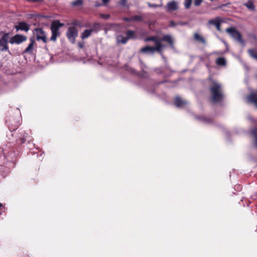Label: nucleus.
<instances>
[{"mask_svg": "<svg viewBox=\"0 0 257 257\" xmlns=\"http://www.w3.org/2000/svg\"><path fill=\"white\" fill-rule=\"evenodd\" d=\"M145 41H153L155 44V47H151L147 46L142 48L140 51L142 53H154L155 51L161 53L163 48L165 47V45L162 44V42H166L169 44L170 47L172 49L175 48L174 42L170 35H164L161 38H158L157 36H153L148 37L145 39Z\"/></svg>", "mask_w": 257, "mask_h": 257, "instance_id": "f257e3e1", "label": "nucleus"}, {"mask_svg": "<svg viewBox=\"0 0 257 257\" xmlns=\"http://www.w3.org/2000/svg\"><path fill=\"white\" fill-rule=\"evenodd\" d=\"M209 91L212 100L214 102H221L224 99V95L221 85L215 81L210 86Z\"/></svg>", "mask_w": 257, "mask_h": 257, "instance_id": "f03ea898", "label": "nucleus"}, {"mask_svg": "<svg viewBox=\"0 0 257 257\" xmlns=\"http://www.w3.org/2000/svg\"><path fill=\"white\" fill-rule=\"evenodd\" d=\"M10 36H11V33L9 32H0V52H7L9 54H11L9 48Z\"/></svg>", "mask_w": 257, "mask_h": 257, "instance_id": "7ed1b4c3", "label": "nucleus"}, {"mask_svg": "<svg viewBox=\"0 0 257 257\" xmlns=\"http://www.w3.org/2000/svg\"><path fill=\"white\" fill-rule=\"evenodd\" d=\"M64 24L61 23L59 20H54L52 22L50 29L52 33V36L50 41L55 42L57 38L60 36L61 32L59 31L60 28L63 27Z\"/></svg>", "mask_w": 257, "mask_h": 257, "instance_id": "20e7f679", "label": "nucleus"}, {"mask_svg": "<svg viewBox=\"0 0 257 257\" xmlns=\"http://www.w3.org/2000/svg\"><path fill=\"white\" fill-rule=\"evenodd\" d=\"M230 36L235 41L240 43L243 46L245 45V41L242 39V35L234 27L229 28L226 29Z\"/></svg>", "mask_w": 257, "mask_h": 257, "instance_id": "39448f33", "label": "nucleus"}, {"mask_svg": "<svg viewBox=\"0 0 257 257\" xmlns=\"http://www.w3.org/2000/svg\"><path fill=\"white\" fill-rule=\"evenodd\" d=\"M66 35L71 43L75 44L78 36V30L75 27H69L67 30Z\"/></svg>", "mask_w": 257, "mask_h": 257, "instance_id": "423d86ee", "label": "nucleus"}, {"mask_svg": "<svg viewBox=\"0 0 257 257\" xmlns=\"http://www.w3.org/2000/svg\"><path fill=\"white\" fill-rule=\"evenodd\" d=\"M27 37L22 35L17 34L13 37L10 36V43L11 44H20L27 40Z\"/></svg>", "mask_w": 257, "mask_h": 257, "instance_id": "0eeeda50", "label": "nucleus"}, {"mask_svg": "<svg viewBox=\"0 0 257 257\" xmlns=\"http://www.w3.org/2000/svg\"><path fill=\"white\" fill-rule=\"evenodd\" d=\"M35 31L37 41L42 40L44 43H47V40L46 34L42 28H36L35 29Z\"/></svg>", "mask_w": 257, "mask_h": 257, "instance_id": "6e6552de", "label": "nucleus"}, {"mask_svg": "<svg viewBox=\"0 0 257 257\" xmlns=\"http://www.w3.org/2000/svg\"><path fill=\"white\" fill-rule=\"evenodd\" d=\"M30 137L28 134L24 131L20 133L18 136V139H17V142L20 144H23L26 142H30L31 141Z\"/></svg>", "mask_w": 257, "mask_h": 257, "instance_id": "1a4fd4ad", "label": "nucleus"}, {"mask_svg": "<svg viewBox=\"0 0 257 257\" xmlns=\"http://www.w3.org/2000/svg\"><path fill=\"white\" fill-rule=\"evenodd\" d=\"M165 9L167 12L176 11L178 9V4L176 2L172 1L167 3Z\"/></svg>", "mask_w": 257, "mask_h": 257, "instance_id": "9d476101", "label": "nucleus"}, {"mask_svg": "<svg viewBox=\"0 0 257 257\" xmlns=\"http://www.w3.org/2000/svg\"><path fill=\"white\" fill-rule=\"evenodd\" d=\"M195 118L204 123H212L213 119L212 117H209L205 115H195Z\"/></svg>", "mask_w": 257, "mask_h": 257, "instance_id": "9b49d317", "label": "nucleus"}, {"mask_svg": "<svg viewBox=\"0 0 257 257\" xmlns=\"http://www.w3.org/2000/svg\"><path fill=\"white\" fill-rule=\"evenodd\" d=\"M15 28L16 29L17 31H18L19 30H22L25 32H28L30 30V26L26 22H21L19 23L18 25H16L15 26Z\"/></svg>", "mask_w": 257, "mask_h": 257, "instance_id": "f8f14e48", "label": "nucleus"}, {"mask_svg": "<svg viewBox=\"0 0 257 257\" xmlns=\"http://www.w3.org/2000/svg\"><path fill=\"white\" fill-rule=\"evenodd\" d=\"M175 105L178 107H182L188 104V102L186 100H183L179 96H176L175 98L174 101Z\"/></svg>", "mask_w": 257, "mask_h": 257, "instance_id": "ddd939ff", "label": "nucleus"}, {"mask_svg": "<svg viewBox=\"0 0 257 257\" xmlns=\"http://www.w3.org/2000/svg\"><path fill=\"white\" fill-rule=\"evenodd\" d=\"M248 101L253 103L257 108V91L255 93H251L248 96Z\"/></svg>", "mask_w": 257, "mask_h": 257, "instance_id": "4468645a", "label": "nucleus"}, {"mask_svg": "<svg viewBox=\"0 0 257 257\" xmlns=\"http://www.w3.org/2000/svg\"><path fill=\"white\" fill-rule=\"evenodd\" d=\"M208 23L210 25H214L215 26V27L216 28V29L218 31H220V30H221V29H220L221 22L220 20H219L218 19H212V20H209Z\"/></svg>", "mask_w": 257, "mask_h": 257, "instance_id": "2eb2a0df", "label": "nucleus"}, {"mask_svg": "<svg viewBox=\"0 0 257 257\" xmlns=\"http://www.w3.org/2000/svg\"><path fill=\"white\" fill-rule=\"evenodd\" d=\"M35 43L33 39H30V43L24 51V53L32 54L33 53V45Z\"/></svg>", "mask_w": 257, "mask_h": 257, "instance_id": "dca6fc26", "label": "nucleus"}, {"mask_svg": "<svg viewBox=\"0 0 257 257\" xmlns=\"http://www.w3.org/2000/svg\"><path fill=\"white\" fill-rule=\"evenodd\" d=\"M194 39L195 41L199 42L204 45L206 44V40L198 33H195L194 35Z\"/></svg>", "mask_w": 257, "mask_h": 257, "instance_id": "f3484780", "label": "nucleus"}, {"mask_svg": "<svg viewBox=\"0 0 257 257\" xmlns=\"http://www.w3.org/2000/svg\"><path fill=\"white\" fill-rule=\"evenodd\" d=\"M92 33V30L91 29H86L83 32L81 35V38L82 39H85L88 38Z\"/></svg>", "mask_w": 257, "mask_h": 257, "instance_id": "a211bd4d", "label": "nucleus"}, {"mask_svg": "<svg viewBox=\"0 0 257 257\" xmlns=\"http://www.w3.org/2000/svg\"><path fill=\"white\" fill-rule=\"evenodd\" d=\"M249 55L254 59L257 60V50L256 49H250L247 50Z\"/></svg>", "mask_w": 257, "mask_h": 257, "instance_id": "6ab92c4d", "label": "nucleus"}, {"mask_svg": "<svg viewBox=\"0 0 257 257\" xmlns=\"http://www.w3.org/2000/svg\"><path fill=\"white\" fill-rule=\"evenodd\" d=\"M125 35L127 39H136V33L132 30H128L126 32Z\"/></svg>", "mask_w": 257, "mask_h": 257, "instance_id": "aec40b11", "label": "nucleus"}, {"mask_svg": "<svg viewBox=\"0 0 257 257\" xmlns=\"http://www.w3.org/2000/svg\"><path fill=\"white\" fill-rule=\"evenodd\" d=\"M216 63L218 66H225L226 64V61L224 58L219 57L216 60Z\"/></svg>", "mask_w": 257, "mask_h": 257, "instance_id": "412c9836", "label": "nucleus"}, {"mask_svg": "<svg viewBox=\"0 0 257 257\" xmlns=\"http://www.w3.org/2000/svg\"><path fill=\"white\" fill-rule=\"evenodd\" d=\"M68 25H72L71 27L78 26L79 27H83V25L82 23L77 20H73L70 23H69Z\"/></svg>", "mask_w": 257, "mask_h": 257, "instance_id": "4be33fe9", "label": "nucleus"}, {"mask_svg": "<svg viewBox=\"0 0 257 257\" xmlns=\"http://www.w3.org/2000/svg\"><path fill=\"white\" fill-rule=\"evenodd\" d=\"M132 21L137 22H144L143 17L141 16L134 15L131 17Z\"/></svg>", "mask_w": 257, "mask_h": 257, "instance_id": "5701e85b", "label": "nucleus"}, {"mask_svg": "<svg viewBox=\"0 0 257 257\" xmlns=\"http://www.w3.org/2000/svg\"><path fill=\"white\" fill-rule=\"evenodd\" d=\"M157 86L154 83L152 84L150 86H148L146 88V90L148 93L151 94L155 93V88Z\"/></svg>", "mask_w": 257, "mask_h": 257, "instance_id": "b1692460", "label": "nucleus"}, {"mask_svg": "<svg viewBox=\"0 0 257 257\" xmlns=\"http://www.w3.org/2000/svg\"><path fill=\"white\" fill-rule=\"evenodd\" d=\"M117 41L118 43L125 44L127 43L128 39L126 37H123L122 35H119L117 37Z\"/></svg>", "mask_w": 257, "mask_h": 257, "instance_id": "393cba45", "label": "nucleus"}, {"mask_svg": "<svg viewBox=\"0 0 257 257\" xmlns=\"http://www.w3.org/2000/svg\"><path fill=\"white\" fill-rule=\"evenodd\" d=\"M100 27H101V25H100V23H94L93 24L92 28L91 29V30H92V32L94 31L97 32L100 29Z\"/></svg>", "mask_w": 257, "mask_h": 257, "instance_id": "a878e982", "label": "nucleus"}, {"mask_svg": "<svg viewBox=\"0 0 257 257\" xmlns=\"http://www.w3.org/2000/svg\"><path fill=\"white\" fill-rule=\"evenodd\" d=\"M244 5L249 10H254V6L253 2L251 1H248L246 3L244 4Z\"/></svg>", "mask_w": 257, "mask_h": 257, "instance_id": "bb28decb", "label": "nucleus"}, {"mask_svg": "<svg viewBox=\"0 0 257 257\" xmlns=\"http://www.w3.org/2000/svg\"><path fill=\"white\" fill-rule=\"evenodd\" d=\"M160 53L161 54L162 58L164 60L165 64L166 65V66L164 68L169 70L171 72H173V71L170 69V68L169 67V66L168 65V62H167V60L166 57L162 53V52Z\"/></svg>", "mask_w": 257, "mask_h": 257, "instance_id": "cd10ccee", "label": "nucleus"}, {"mask_svg": "<svg viewBox=\"0 0 257 257\" xmlns=\"http://www.w3.org/2000/svg\"><path fill=\"white\" fill-rule=\"evenodd\" d=\"M19 125V122H16L14 125H13L12 123L10 124V125L9 126V128L11 132L14 131L17 129Z\"/></svg>", "mask_w": 257, "mask_h": 257, "instance_id": "c85d7f7f", "label": "nucleus"}, {"mask_svg": "<svg viewBox=\"0 0 257 257\" xmlns=\"http://www.w3.org/2000/svg\"><path fill=\"white\" fill-rule=\"evenodd\" d=\"M83 4V0H75V1L72 3V5L73 6H81Z\"/></svg>", "mask_w": 257, "mask_h": 257, "instance_id": "c756f323", "label": "nucleus"}, {"mask_svg": "<svg viewBox=\"0 0 257 257\" xmlns=\"http://www.w3.org/2000/svg\"><path fill=\"white\" fill-rule=\"evenodd\" d=\"M192 4V0H185L184 6L186 9H189L190 8Z\"/></svg>", "mask_w": 257, "mask_h": 257, "instance_id": "7c9ffc66", "label": "nucleus"}, {"mask_svg": "<svg viewBox=\"0 0 257 257\" xmlns=\"http://www.w3.org/2000/svg\"><path fill=\"white\" fill-rule=\"evenodd\" d=\"M250 134L254 138V139L257 138V128H254L250 131Z\"/></svg>", "mask_w": 257, "mask_h": 257, "instance_id": "2f4dec72", "label": "nucleus"}, {"mask_svg": "<svg viewBox=\"0 0 257 257\" xmlns=\"http://www.w3.org/2000/svg\"><path fill=\"white\" fill-rule=\"evenodd\" d=\"M154 71L158 74H162L164 73L163 69L161 67H157L154 69Z\"/></svg>", "mask_w": 257, "mask_h": 257, "instance_id": "473e14b6", "label": "nucleus"}, {"mask_svg": "<svg viewBox=\"0 0 257 257\" xmlns=\"http://www.w3.org/2000/svg\"><path fill=\"white\" fill-rule=\"evenodd\" d=\"M147 5L150 8H154L160 7L162 6V5H157V4H152L150 3H148Z\"/></svg>", "mask_w": 257, "mask_h": 257, "instance_id": "72a5a7b5", "label": "nucleus"}, {"mask_svg": "<svg viewBox=\"0 0 257 257\" xmlns=\"http://www.w3.org/2000/svg\"><path fill=\"white\" fill-rule=\"evenodd\" d=\"M100 17L101 18L107 20L110 18V15L109 14H100Z\"/></svg>", "mask_w": 257, "mask_h": 257, "instance_id": "f704fd0d", "label": "nucleus"}, {"mask_svg": "<svg viewBox=\"0 0 257 257\" xmlns=\"http://www.w3.org/2000/svg\"><path fill=\"white\" fill-rule=\"evenodd\" d=\"M140 63L141 64V68H142V72L144 73V74H147V72L145 71L144 70V68H146V66L145 65V64L143 62V61L142 60H140Z\"/></svg>", "mask_w": 257, "mask_h": 257, "instance_id": "c9c22d12", "label": "nucleus"}, {"mask_svg": "<svg viewBox=\"0 0 257 257\" xmlns=\"http://www.w3.org/2000/svg\"><path fill=\"white\" fill-rule=\"evenodd\" d=\"M127 3V0H120L119 2V4L122 7H126Z\"/></svg>", "mask_w": 257, "mask_h": 257, "instance_id": "e433bc0d", "label": "nucleus"}, {"mask_svg": "<svg viewBox=\"0 0 257 257\" xmlns=\"http://www.w3.org/2000/svg\"><path fill=\"white\" fill-rule=\"evenodd\" d=\"M203 0H194V5L195 6H199L202 3Z\"/></svg>", "mask_w": 257, "mask_h": 257, "instance_id": "4c0bfd02", "label": "nucleus"}, {"mask_svg": "<svg viewBox=\"0 0 257 257\" xmlns=\"http://www.w3.org/2000/svg\"><path fill=\"white\" fill-rule=\"evenodd\" d=\"M123 20L124 21L128 22L132 21V20L131 19V17H130V18H128V17H124V18H123Z\"/></svg>", "mask_w": 257, "mask_h": 257, "instance_id": "58836bf2", "label": "nucleus"}, {"mask_svg": "<svg viewBox=\"0 0 257 257\" xmlns=\"http://www.w3.org/2000/svg\"><path fill=\"white\" fill-rule=\"evenodd\" d=\"M77 45H78V46L79 47V48L82 49V48H83L84 46V43L83 42H78L77 43Z\"/></svg>", "mask_w": 257, "mask_h": 257, "instance_id": "ea45409f", "label": "nucleus"}, {"mask_svg": "<svg viewBox=\"0 0 257 257\" xmlns=\"http://www.w3.org/2000/svg\"><path fill=\"white\" fill-rule=\"evenodd\" d=\"M29 2L33 3H40L43 2L44 0H27Z\"/></svg>", "mask_w": 257, "mask_h": 257, "instance_id": "a19ab883", "label": "nucleus"}, {"mask_svg": "<svg viewBox=\"0 0 257 257\" xmlns=\"http://www.w3.org/2000/svg\"><path fill=\"white\" fill-rule=\"evenodd\" d=\"M170 25L171 27H175L177 25V24L173 21H171L170 22Z\"/></svg>", "mask_w": 257, "mask_h": 257, "instance_id": "79ce46f5", "label": "nucleus"}, {"mask_svg": "<svg viewBox=\"0 0 257 257\" xmlns=\"http://www.w3.org/2000/svg\"><path fill=\"white\" fill-rule=\"evenodd\" d=\"M167 81V80H164V81H162L158 82L157 83H155L154 84H155V85L156 86H157L158 85H160L161 84H163V83H165V82H166Z\"/></svg>", "mask_w": 257, "mask_h": 257, "instance_id": "37998d69", "label": "nucleus"}, {"mask_svg": "<svg viewBox=\"0 0 257 257\" xmlns=\"http://www.w3.org/2000/svg\"><path fill=\"white\" fill-rule=\"evenodd\" d=\"M186 24H187L186 22H180L179 23V25H181V26H184V25H185Z\"/></svg>", "mask_w": 257, "mask_h": 257, "instance_id": "c03bdc74", "label": "nucleus"}, {"mask_svg": "<svg viewBox=\"0 0 257 257\" xmlns=\"http://www.w3.org/2000/svg\"><path fill=\"white\" fill-rule=\"evenodd\" d=\"M252 38L255 40V41H257V38L254 35H252L251 36Z\"/></svg>", "mask_w": 257, "mask_h": 257, "instance_id": "a18cd8bd", "label": "nucleus"}, {"mask_svg": "<svg viewBox=\"0 0 257 257\" xmlns=\"http://www.w3.org/2000/svg\"><path fill=\"white\" fill-rule=\"evenodd\" d=\"M102 1L104 4H107L109 2V0H102Z\"/></svg>", "mask_w": 257, "mask_h": 257, "instance_id": "49530a36", "label": "nucleus"}, {"mask_svg": "<svg viewBox=\"0 0 257 257\" xmlns=\"http://www.w3.org/2000/svg\"><path fill=\"white\" fill-rule=\"evenodd\" d=\"M169 76H170V75H167V74H165L164 76V77L165 78L168 77Z\"/></svg>", "mask_w": 257, "mask_h": 257, "instance_id": "de8ad7c7", "label": "nucleus"}, {"mask_svg": "<svg viewBox=\"0 0 257 257\" xmlns=\"http://www.w3.org/2000/svg\"><path fill=\"white\" fill-rule=\"evenodd\" d=\"M255 146L257 147V138L255 139Z\"/></svg>", "mask_w": 257, "mask_h": 257, "instance_id": "09e8293b", "label": "nucleus"}, {"mask_svg": "<svg viewBox=\"0 0 257 257\" xmlns=\"http://www.w3.org/2000/svg\"><path fill=\"white\" fill-rule=\"evenodd\" d=\"M4 168V167L0 165V170H2Z\"/></svg>", "mask_w": 257, "mask_h": 257, "instance_id": "8fccbe9b", "label": "nucleus"}, {"mask_svg": "<svg viewBox=\"0 0 257 257\" xmlns=\"http://www.w3.org/2000/svg\"><path fill=\"white\" fill-rule=\"evenodd\" d=\"M255 78L257 79V73L255 74Z\"/></svg>", "mask_w": 257, "mask_h": 257, "instance_id": "3c124183", "label": "nucleus"}]
</instances>
